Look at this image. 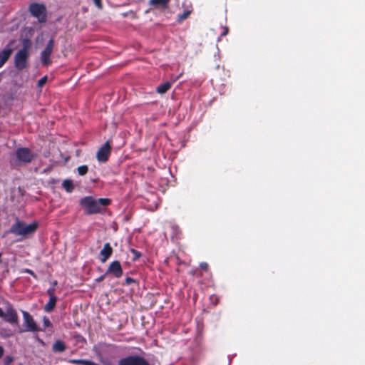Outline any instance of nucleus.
<instances>
[{
    "mask_svg": "<svg viewBox=\"0 0 365 365\" xmlns=\"http://www.w3.org/2000/svg\"><path fill=\"white\" fill-rule=\"evenodd\" d=\"M23 318H24V324L23 326L24 327V331H31V332H36L38 331H41L38 325L36 324L35 320L34 319L33 317L26 311H22Z\"/></svg>",
    "mask_w": 365,
    "mask_h": 365,
    "instance_id": "39448f33",
    "label": "nucleus"
},
{
    "mask_svg": "<svg viewBox=\"0 0 365 365\" xmlns=\"http://www.w3.org/2000/svg\"><path fill=\"white\" fill-rule=\"evenodd\" d=\"M31 44V41L29 38L23 39L22 48L16 53L14 63L18 71H22L27 67Z\"/></svg>",
    "mask_w": 365,
    "mask_h": 365,
    "instance_id": "7ed1b4c3",
    "label": "nucleus"
},
{
    "mask_svg": "<svg viewBox=\"0 0 365 365\" xmlns=\"http://www.w3.org/2000/svg\"><path fill=\"white\" fill-rule=\"evenodd\" d=\"M14 43L15 40H11L0 52V68H1L11 57L14 51L13 45Z\"/></svg>",
    "mask_w": 365,
    "mask_h": 365,
    "instance_id": "1a4fd4ad",
    "label": "nucleus"
},
{
    "mask_svg": "<svg viewBox=\"0 0 365 365\" xmlns=\"http://www.w3.org/2000/svg\"><path fill=\"white\" fill-rule=\"evenodd\" d=\"M134 282H135V280L133 278H131V277H128L125 278V284L127 285H129V284H132Z\"/></svg>",
    "mask_w": 365,
    "mask_h": 365,
    "instance_id": "2f4dec72",
    "label": "nucleus"
},
{
    "mask_svg": "<svg viewBox=\"0 0 365 365\" xmlns=\"http://www.w3.org/2000/svg\"><path fill=\"white\" fill-rule=\"evenodd\" d=\"M170 0H149V4L153 9H166L169 6Z\"/></svg>",
    "mask_w": 365,
    "mask_h": 365,
    "instance_id": "4468645a",
    "label": "nucleus"
},
{
    "mask_svg": "<svg viewBox=\"0 0 365 365\" xmlns=\"http://www.w3.org/2000/svg\"><path fill=\"white\" fill-rule=\"evenodd\" d=\"M96 365H98V364H96Z\"/></svg>",
    "mask_w": 365,
    "mask_h": 365,
    "instance_id": "a19ab883",
    "label": "nucleus"
},
{
    "mask_svg": "<svg viewBox=\"0 0 365 365\" xmlns=\"http://www.w3.org/2000/svg\"><path fill=\"white\" fill-rule=\"evenodd\" d=\"M43 325H44L45 327H50L52 326V324H51V321L46 317H43Z\"/></svg>",
    "mask_w": 365,
    "mask_h": 365,
    "instance_id": "bb28decb",
    "label": "nucleus"
},
{
    "mask_svg": "<svg viewBox=\"0 0 365 365\" xmlns=\"http://www.w3.org/2000/svg\"><path fill=\"white\" fill-rule=\"evenodd\" d=\"M46 81H47V76H45L38 80V86L42 87L46 83Z\"/></svg>",
    "mask_w": 365,
    "mask_h": 365,
    "instance_id": "393cba45",
    "label": "nucleus"
},
{
    "mask_svg": "<svg viewBox=\"0 0 365 365\" xmlns=\"http://www.w3.org/2000/svg\"><path fill=\"white\" fill-rule=\"evenodd\" d=\"M66 349V346L65 343L61 340H56L52 346V351L54 353H61L63 352Z\"/></svg>",
    "mask_w": 365,
    "mask_h": 365,
    "instance_id": "dca6fc26",
    "label": "nucleus"
},
{
    "mask_svg": "<svg viewBox=\"0 0 365 365\" xmlns=\"http://www.w3.org/2000/svg\"><path fill=\"white\" fill-rule=\"evenodd\" d=\"M106 275H107V274H106V272L105 274H103L101 275L100 277H98V278H96V279H95V281H96V282H102V281H103V280H104V279H105V277H106Z\"/></svg>",
    "mask_w": 365,
    "mask_h": 365,
    "instance_id": "c756f323",
    "label": "nucleus"
},
{
    "mask_svg": "<svg viewBox=\"0 0 365 365\" xmlns=\"http://www.w3.org/2000/svg\"><path fill=\"white\" fill-rule=\"evenodd\" d=\"M150 9H148V10H145V14H148L150 12Z\"/></svg>",
    "mask_w": 365,
    "mask_h": 365,
    "instance_id": "e433bc0d",
    "label": "nucleus"
},
{
    "mask_svg": "<svg viewBox=\"0 0 365 365\" xmlns=\"http://www.w3.org/2000/svg\"><path fill=\"white\" fill-rule=\"evenodd\" d=\"M8 361H9V362H11L12 361V359L11 358L8 359Z\"/></svg>",
    "mask_w": 365,
    "mask_h": 365,
    "instance_id": "58836bf2",
    "label": "nucleus"
},
{
    "mask_svg": "<svg viewBox=\"0 0 365 365\" xmlns=\"http://www.w3.org/2000/svg\"><path fill=\"white\" fill-rule=\"evenodd\" d=\"M96 365H98V364H96Z\"/></svg>",
    "mask_w": 365,
    "mask_h": 365,
    "instance_id": "79ce46f5",
    "label": "nucleus"
},
{
    "mask_svg": "<svg viewBox=\"0 0 365 365\" xmlns=\"http://www.w3.org/2000/svg\"><path fill=\"white\" fill-rule=\"evenodd\" d=\"M4 354V349L2 346H0V358L3 356Z\"/></svg>",
    "mask_w": 365,
    "mask_h": 365,
    "instance_id": "72a5a7b5",
    "label": "nucleus"
},
{
    "mask_svg": "<svg viewBox=\"0 0 365 365\" xmlns=\"http://www.w3.org/2000/svg\"><path fill=\"white\" fill-rule=\"evenodd\" d=\"M16 158L23 163H30L34 158V155L32 154L30 149L27 148H19L16 151Z\"/></svg>",
    "mask_w": 365,
    "mask_h": 365,
    "instance_id": "9d476101",
    "label": "nucleus"
},
{
    "mask_svg": "<svg viewBox=\"0 0 365 365\" xmlns=\"http://www.w3.org/2000/svg\"><path fill=\"white\" fill-rule=\"evenodd\" d=\"M55 292L56 289L55 287H50L47 290V294L49 296V297H56L55 296Z\"/></svg>",
    "mask_w": 365,
    "mask_h": 365,
    "instance_id": "a878e982",
    "label": "nucleus"
},
{
    "mask_svg": "<svg viewBox=\"0 0 365 365\" xmlns=\"http://www.w3.org/2000/svg\"><path fill=\"white\" fill-rule=\"evenodd\" d=\"M62 187L67 192H71L74 190L73 181L69 179H66L63 181Z\"/></svg>",
    "mask_w": 365,
    "mask_h": 365,
    "instance_id": "aec40b11",
    "label": "nucleus"
},
{
    "mask_svg": "<svg viewBox=\"0 0 365 365\" xmlns=\"http://www.w3.org/2000/svg\"><path fill=\"white\" fill-rule=\"evenodd\" d=\"M192 12V8L191 5L187 6L185 8L182 14H179L177 16V22L180 24L185 19H187L191 13Z\"/></svg>",
    "mask_w": 365,
    "mask_h": 365,
    "instance_id": "2eb2a0df",
    "label": "nucleus"
},
{
    "mask_svg": "<svg viewBox=\"0 0 365 365\" xmlns=\"http://www.w3.org/2000/svg\"><path fill=\"white\" fill-rule=\"evenodd\" d=\"M106 274H112L116 278L121 277L123 272L120 262L118 260L112 262L106 270Z\"/></svg>",
    "mask_w": 365,
    "mask_h": 365,
    "instance_id": "9b49d317",
    "label": "nucleus"
},
{
    "mask_svg": "<svg viewBox=\"0 0 365 365\" xmlns=\"http://www.w3.org/2000/svg\"><path fill=\"white\" fill-rule=\"evenodd\" d=\"M228 31H229L228 28L225 27L223 32L221 34V36H226L228 34Z\"/></svg>",
    "mask_w": 365,
    "mask_h": 365,
    "instance_id": "473e14b6",
    "label": "nucleus"
},
{
    "mask_svg": "<svg viewBox=\"0 0 365 365\" xmlns=\"http://www.w3.org/2000/svg\"><path fill=\"white\" fill-rule=\"evenodd\" d=\"M118 365H150L143 356L130 355L119 360Z\"/></svg>",
    "mask_w": 365,
    "mask_h": 365,
    "instance_id": "423d86ee",
    "label": "nucleus"
},
{
    "mask_svg": "<svg viewBox=\"0 0 365 365\" xmlns=\"http://www.w3.org/2000/svg\"><path fill=\"white\" fill-rule=\"evenodd\" d=\"M93 2H94L95 5H96L98 8H99V9H101V8H102V6H102V1H101V0H93Z\"/></svg>",
    "mask_w": 365,
    "mask_h": 365,
    "instance_id": "7c9ffc66",
    "label": "nucleus"
},
{
    "mask_svg": "<svg viewBox=\"0 0 365 365\" xmlns=\"http://www.w3.org/2000/svg\"><path fill=\"white\" fill-rule=\"evenodd\" d=\"M5 315V312L0 308V317H2Z\"/></svg>",
    "mask_w": 365,
    "mask_h": 365,
    "instance_id": "f704fd0d",
    "label": "nucleus"
},
{
    "mask_svg": "<svg viewBox=\"0 0 365 365\" xmlns=\"http://www.w3.org/2000/svg\"><path fill=\"white\" fill-rule=\"evenodd\" d=\"M173 83L170 81H166L160 85H159L156 88V92L159 94H165L167 91H168L172 86Z\"/></svg>",
    "mask_w": 365,
    "mask_h": 365,
    "instance_id": "f3484780",
    "label": "nucleus"
},
{
    "mask_svg": "<svg viewBox=\"0 0 365 365\" xmlns=\"http://www.w3.org/2000/svg\"><path fill=\"white\" fill-rule=\"evenodd\" d=\"M4 320L6 322H9L10 324H18L19 322V317L17 312L16 310L13 308L11 305H10L7 309L6 312H5V315L2 317Z\"/></svg>",
    "mask_w": 365,
    "mask_h": 365,
    "instance_id": "f8f14e48",
    "label": "nucleus"
},
{
    "mask_svg": "<svg viewBox=\"0 0 365 365\" xmlns=\"http://www.w3.org/2000/svg\"><path fill=\"white\" fill-rule=\"evenodd\" d=\"M200 267L205 272L208 270V264L206 262H201L200 264Z\"/></svg>",
    "mask_w": 365,
    "mask_h": 365,
    "instance_id": "c85d7f7f",
    "label": "nucleus"
},
{
    "mask_svg": "<svg viewBox=\"0 0 365 365\" xmlns=\"http://www.w3.org/2000/svg\"><path fill=\"white\" fill-rule=\"evenodd\" d=\"M1 80H2V73H0V82L1 81Z\"/></svg>",
    "mask_w": 365,
    "mask_h": 365,
    "instance_id": "4c0bfd02",
    "label": "nucleus"
},
{
    "mask_svg": "<svg viewBox=\"0 0 365 365\" xmlns=\"http://www.w3.org/2000/svg\"><path fill=\"white\" fill-rule=\"evenodd\" d=\"M130 252L133 255V257L132 258L133 261H137L140 257H141V252L133 249V248H131L130 250Z\"/></svg>",
    "mask_w": 365,
    "mask_h": 365,
    "instance_id": "b1692460",
    "label": "nucleus"
},
{
    "mask_svg": "<svg viewBox=\"0 0 365 365\" xmlns=\"http://www.w3.org/2000/svg\"><path fill=\"white\" fill-rule=\"evenodd\" d=\"M24 272L25 273H28L29 274H31L33 277H34L35 279H37V276L36 274L34 273V272L30 269H25L24 270Z\"/></svg>",
    "mask_w": 365,
    "mask_h": 365,
    "instance_id": "cd10ccee",
    "label": "nucleus"
},
{
    "mask_svg": "<svg viewBox=\"0 0 365 365\" xmlns=\"http://www.w3.org/2000/svg\"><path fill=\"white\" fill-rule=\"evenodd\" d=\"M52 284H53V287H54L55 286H56L58 284V282L56 280H54L53 282H52Z\"/></svg>",
    "mask_w": 365,
    "mask_h": 365,
    "instance_id": "c9c22d12",
    "label": "nucleus"
},
{
    "mask_svg": "<svg viewBox=\"0 0 365 365\" xmlns=\"http://www.w3.org/2000/svg\"><path fill=\"white\" fill-rule=\"evenodd\" d=\"M31 15L37 19L39 23H45L47 21V9L44 4L40 3H31L29 6Z\"/></svg>",
    "mask_w": 365,
    "mask_h": 365,
    "instance_id": "20e7f679",
    "label": "nucleus"
},
{
    "mask_svg": "<svg viewBox=\"0 0 365 365\" xmlns=\"http://www.w3.org/2000/svg\"><path fill=\"white\" fill-rule=\"evenodd\" d=\"M54 44V39L51 38L46 43L45 48L41 53V61L43 66H48L51 63L50 57L53 52Z\"/></svg>",
    "mask_w": 365,
    "mask_h": 365,
    "instance_id": "0eeeda50",
    "label": "nucleus"
},
{
    "mask_svg": "<svg viewBox=\"0 0 365 365\" xmlns=\"http://www.w3.org/2000/svg\"><path fill=\"white\" fill-rule=\"evenodd\" d=\"M56 302H57V297H49L48 302H47V304L44 307V310L46 312H52L53 310V309L55 308V307H56Z\"/></svg>",
    "mask_w": 365,
    "mask_h": 365,
    "instance_id": "a211bd4d",
    "label": "nucleus"
},
{
    "mask_svg": "<svg viewBox=\"0 0 365 365\" xmlns=\"http://www.w3.org/2000/svg\"><path fill=\"white\" fill-rule=\"evenodd\" d=\"M111 200L109 198L95 199L92 196H86L80 200V205L84 208L87 215H93L101 212L103 207L110 205Z\"/></svg>",
    "mask_w": 365,
    "mask_h": 365,
    "instance_id": "f257e3e1",
    "label": "nucleus"
},
{
    "mask_svg": "<svg viewBox=\"0 0 365 365\" xmlns=\"http://www.w3.org/2000/svg\"><path fill=\"white\" fill-rule=\"evenodd\" d=\"M77 170H78V175L83 176V175H85L88 173V168L87 165H83L79 166L77 168Z\"/></svg>",
    "mask_w": 365,
    "mask_h": 365,
    "instance_id": "5701e85b",
    "label": "nucleus"
},
{
    "mask_svg": "<svg viewBox=\"0 0 365 365\" xmlns=\"http://www.w3.org/2000/svg\"><path fill=\"white\" fill-rule=\"evenodd\" d=\"M123 17H130L133 19H138V16L136 14V12L133 11H127V12H124L121 14Z\"/></svg>",
    "mask_w": 365,
    "mask_h": 365,
    "instance_id": "4be33fe9",
    "label": "nucleus"
},
{
    "mask_svg": "<svg viewBox=\"0 0 365 365\" xmlns=\"http://www.w3.org/2000/svg\"><path fill=\"white\" fill-rule=\"evenodd\" d=\"M68 362L73 364L96 365L93 361L85 359H71Z\"/></svg>",
    "mask_w": 365,
    "mask_h": 365,
    "instance_id": "412c9836",
    "label": "nucleus"
},
{
    "mask_svg": "<svg viewBox=\"0 0 365 365\" xmlns=\"http://www.w3.org/2000/svg\"><path fill=\"white\" fill-rule=\"evenodd\" d=\"M41 343H43V341L40 339H38Z\"/></svg>",
    "mask_w": 365,
    "mask_h": 365,
    "instance_id": "ea45409f",
    "label": "nucleus"
},
{
    "mask_svg": "<svg viewBox=\"0 0 365 365\" xmlns=\"http://www.w3.org/2000/svg\"><path fill=\"white\" fill-rule=\"evenodd\" d=\"M170 231L172 234V238L180 239L182 235V232L178 225H173L170 226Z\"/></svg>",
    "mask_w": 365,
    "mask_h": 365,
    "instance_id": "6ab92c4d",
    "label": "nucleus"
},
{
    "mask_svg": "<svg viewBox=\"0 0 365 365\" xmlns=\"http://www.w3.org/2000/svg\"><path fill=\"white\" fill-rule=\"evenodd\" d=\"M39 223L36 221L26 225L19 219L11 225L9 232L16 236H21L23 239L29 238L38 230Z\"/></svg>",
    "mask_w": 365,
    "mask_h": 365,
    "instance_id": "f03ea898",
    "label": "nucleus"
},
{
    "mask_svg": "<svg viewBox=\"0 0 365 365\" xmlns=\"http://www.w3.org/2000/svg\"><path fill=\"white\" fill-rule=\"evenodd\" d=\"M113 248L109 242L104 244L103 248L100 252L101 262L105 263L112 255Z\"/></svg>",
    "mask_w": 365,
    "mask_h": 365,
    "instance_id": "ddd939ff",
    "label": "nucleus"
},
{
    "mask_svg": "<svg viewBox=\"0 0 365 365\" xmlns=\"http://www.w3.org/2000/svg\"><path fill=\"white\" fill-rule=\"evenodd\" d=\"M111 153V145L109 141L106 142L98 150L96 158L99 162L106 163Z\"/></svg>",
    "mask_w": 365,
    "mask_h": 365,
    "instance_id": "6e6552de",
    "label": "nucleus"
}]
</instances>
